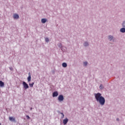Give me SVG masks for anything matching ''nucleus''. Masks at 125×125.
I'll return each instance as SVG.
<instances>
[{
    "label": "nucleus",
    "instance_id": "nucleus-1",
    "mask_svg": "<svg viewBox=\"0 0 125 125\" xmlns=\"http://www.w3.org/2000/svg\"><path fill=\"white\" fill-rule=\"evenodd\" d=\"M95 97L97 102H99L101 105H104L105 104V99L101 96V94L98 93L95 94Z\"/></svg>",
    "mask_w": 125,
    "mask_h": 125
},
{
    "label": "nucleus",
    "instance_id": "nucleus-23",
    "mask_svg": "<svg viewBox=\"0 0 125 125\" xmlns=\"http://www.w3.org/2000/svg\"><path fill=\"white\" fill-rule=\"evenodd\" d=\"M61 115H62V116H63V115H64V114L63 113H61Z\"/></svg>",
    "mask_w": 125,
    "mask_h": 125
},
{
    "label": "nucleus",
    "instance_id": "nucleus-15",
    "mask_svg": "<svg viewBox=\"0 0 125 125\" xmlns=\"http://www.w3.org/2000/svg\"><path fill=\"white\" fill-rule=\"evenodd\" d=\"M100 89H104V87L103 86V85H102V84H101L100 86Z\"/></svg>",
    "mask_w": 125,
    "mask_h": 125
},
{
    "label": "nucleus",
    "instance_id": "nucleus-3",
    "mask_svg": "<svg viewBox=\"0 0 125 125\" xmlns=\"http://www.w3.org/2000/svg\"><path fill=\"white\" fill-rule=\"evenodd\" d=\"M22 84L25 89H27V88H29V85H28L26 82H23Z\"/></svg>",
    "mask_w": 125,
    "mask_h": 125
},
{
    "label": "nucleus",
    "instance_id": "nucleus-2",
    "mask_svg": "<svg viewBox=\"0 0 125 125\" xmlns=\"http://www.w3.org/2000/svg\"><path fill=\"white\" fill-rule=\"evenodd\" d=\"M58 99L59 101H60V102H62V101L64 100V97L62 95H59L58 98Z\"/></svg>",
    "mask_w": 125,
    "mask_h": 125
},
{
    "label": "nucleus",
    "instance_id": "nucleus-20",
    "mask_svg": "<svg viewBox=\"0 0 125 125\" xmlns=\"http://www.w3.org/2000/svg\"><path fill=\"white\" fill-rule=\"evenodd\" d=\"M64 118V114H63L62 117H61V119H63Z\"/></svg>",
    "mask_w": 125,
    "mask_h": 125
},
{
    "label": "nucleus",
    "instance_id": "nucleus-25",
    "mask_svg": "<svg viewBox=\"0 0 125 125\" xmlns=\"http://www.w3.org/2000/svg\"><path fill=\"white\" fill-rule=\"evenodd\" d=\"M32 107H31V108H30V110H32Z\"/></svg>",
    "mask_w": 125,
    "mask_h": 125
},
{
    "label": "nucleus",
    "instance_id": "nucleus-4",
    "mask_svg": "<svg viewBox=\"0 0 125 125\" xmlns=\"http://www.w3.org/2000/svg\"><path fill=\"white\" fill-rule=\"evenodd\" d=\"M68 122H69V120L66 118L63 120L62 123L63 125H67V123H68Z\"/></svg>",
    "mask_w": 125,
    "mask_h": 125
},
{
    "label": "nucleus",
    "instance_id": "nucleus-24",
    "mask_svg": "<svg viewBox=\"0 0 125 125\" xmlns=\"http://www.w3.org/2000/svg\"><path fill=\"white\" fill-rule=\"evenodd\" d=\"M61 115H62V116H63V115H64V114L63 113H61Z\"/></svg>",
    "mask_w": 125,
    "mask_h": 125
},
{
    "label": "nucleus",
    "instance_id": "nucleus-6",
    "mask_svg": "<svg viewBox=\"0 0 125 125\" xmlns=\"http://www.w3.org/2000/svg\"><path fill=\"white\" fill-rule=\"evenodd\" d=\"M9 119L11 122H15V118L10 117H9Z\"/></svg>",
    "mask_w": 125,
    "mask_h": 125
},
{
    "label": "nucleus",
    "instance_id": "nucleus-19",
    "mask_svg": "<svg viewBox=\"0 0 125 125\" xmlns=\"http://www.w3.org/2000/svg\"><path fill=\"white\" fill-rule=\"evenodd\" d=\"M26 118H27V120L30 119V116H29V115H26Z\"/></svg>",
    "mask_w": 125,
    "mask_h": 125
},
{
    "label": "nucleus",
    "instance_id": "nucleus-18",
    "mask_svg": "<svg viewBox=\"0 0 125 125\" xmlns=\"http://www.w3.org/2000/svg\"><path fill=\"white\" fill-rule=\"evenodd\" d=\"M86 65H87V62H83V65L84 66H86Z\"/></svg>",
    "mask_w": 125,
    "mask_h": 125
},
{
    "label": "nucleus",
    "instance_id": "nucleus-21",
    "mask_svg": "<svg viewBox=\"0 0 125 125\" xmlns=\"http://www.w3.org/2000/svg\"><path fill=\"white\" fill-rule=\"evenodd\" d=\"M9 69H10V70H12V68L10 67Z\"/></svg>",
    "mask_w": 125,
    "mask_h": 125
},
{
    "label": "nucleus",
    "instance_id": "nucleus-26",
    "mask_svg": "<svg viewBox=\"0 0 125 125\" xmlns=\"http://www.w3.org/2000/svg\"><path fill=\"white\" fill-rule=\"evenodd\" d=\"M0 125H1V124L0 123Z\"/></svg>",
    "mask_w": 125,
    "mask_h": 125
},
{
    "label": "nucleus",
    "instance_id": "nucleus-8",
    "mask_svg": "<svg viewBox=\"0 0 125 125\" xmlns=\"http://www.w3.org/2000/svg\"><path fill=\"white\" fill-rule=\"evenodd\" d=\"M46 21H47V20L45 19H42L41 20V22L43 24H44V23H45L46 22Z\"/></svg>",
    "mask_w": 125,
    "mask_h": 125
},
{
    "label": "nucleus",
    "instance_id": "nucleus-11",
    "mask_svg": "<svg viewBox=\"0 0 125 125\" xmlns=\"http://www.w3.org/2000/svg\"><path fill=\"white\" fill-rule=\"evenodd\" d=\"M62 66L63 67V68H66L67 67V63L65 62H63L62 63Z\"/></svg>",
    "mask_w": 125,
    "mask_h": 125
},
{
    "label": "nucleus",
    "instance_id": "nucleus-16",
    "mask_svg": "<svg viewBox=\"0 0 125 125\" xmlns=\"http://www.w3.org/2000/svg\"><path fill=\"white\" fill-rule=\"evenodd\" d=\"M45 41L46 42H49V39L48 38H46Z\"/></svg>",
    "mask_w": 125,
    "mask_h": 125
},
{
    "label": "nucleus",
    "instance_id": "nucleus-17",
    "mask_svg": "<svg viewBox=\"0 0 125 125\" xmlns=\"http://www.w3.org/2000/svg\"><path fill=\"white\" fill-rule=\"evenodd\" d=\"M88 45V43H87V42H85L84 43V46H87Z\"/></svg>",
    "mask_w": 125,
    "mask_h": 125
},
{
    "label": "nucleus",
    "instance_id": "nucleus-13",
    "mask_svg": "<svg viewBox=\"0 0 125 125\" xmlns=\"http://www.w3.org/2000/svg\"><path fill=\"white\" fill-rule=\"evenodd\" d=\"M35 83H29V85L30 87H33V86H34V84Z\"/></svg>",
    "mask_w": 125,
    "mask_h": 125
},
{
    "label": "nucleus",
    "instance_id": "nucleus-22",
    "mask_svg": "<svg viewBox=\"0 0 125 125\" xmlns=\"http://www.w3.org/2000/svg\"><path fill=\"white\" fill-rule=\"evenodd\" d=\"M117 121H120V119L119 118H117Z\"/></svg>",
    "mask_w": 125,
    "mask_h": 125
},
{
    "label": "nucleus",
    "instance_id": "nucleus-9",
    "mask_svg": "<svg viewBox=\"0 0 125 125\" xmlns=\"http://www.w3.org/2000/svg\"><path fill=\"white\" fill-rule=\"evenodd\" d=\"M14 19H18L19 18V16L16 14L14 15Z\"/></svg>",
    "mask_w": 125,
    "mask_h": 125
},
{
    "label": "nucleus",
    "instance_id": "nucleus-5",
    "mask_svg": "<svg viewBox=\"0 0 125 125\" xmlns=\"http://www.w3.org/2000/svg\"><path fill=\"white\" fill-rule=\"evenodd\" d=\"M58 96V92L55 91L53 93V97H57Z\"/></svg>",
    "mask_w": 125,
    "mask_h": 125
},
{
    "label": "nucleus",
    "instance_id": "nucleus-12",
    "mask_svg": "<svg viewBox=\"0 0 125 125\" xmlns=\"http://www.w3.org/2000/svg\"><path fill=\"white\" fill-rule=\"evenodd\" d=\"M120 32L121 33H125V28H122L120 29Z\"/></svg>",
    "mask_w": 125,
    "mask_h": 125
},
{
    "label": "nucleus",
    "instance_id": "nucleus-7",
    "mask_svg": "<svg viewBox=\"0 0 125 125\" xmlns=\"http://www.w3.org/2000/svg\"><path fill=\"white\" fill-rule=\"evenodd\" d=\"M28 77L27 78V81L28 82V83H30V82L31 81V73H28Z\"/></svg>",
    "mask_w": 125,
    "mask_h": 125
},
{
    "label": "nucleus",
    "instance_id": "nucleus-14",
    "mask_svg": "<svg viewBox=\"0 0 125 125\" xmlns=\"http://www.w3.org/2000/svg\"><path fill=\"white\" fill-rule=\"evenodd\" d=\"M108 40H109V41H112V40H113V36H108Z\"/></svg>",
    "mask_w": 125,
    "mask_h": 125
},
{
    "label": "nucleus",
    "instance_id": "nucleus-10",
    "mask_svg": "<svg viewBox=\"0 0 125 125\" xmlns=\"http://www.w3.org/2000/svg\"><path fill=\"white\" fill-rule=\"evenodd\" d=\"M0 86H4V83H3L2 81H0Z\"/></svg>",
    "mask_w": 125,
    "mask_h": 125
}]
</instances>
